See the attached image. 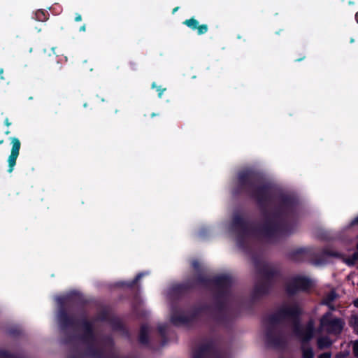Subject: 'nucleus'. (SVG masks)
I'll return each mask as SVG.
<instances>
[{
	"mask_svg": "<svg viewBox=\"0 0 358 358\" xmlns=\"http://www.w3.org/2000/svg\"><path fill=\"white\" fill-rule=\"evenodd\" d=\"M0 358H17L5 350H0Z\"/></svg>",
	"mask_w": 358,
	"mask_h": 358,
	"instance_id": "13",
	"label": "nucleus"
},
{
	"mask_svg": "<svg viewBox=\"0 0 358 358\" xmlns=\"http://www.w3.org/2000/svg\"><path fill=\"white\" fill-rule=\"evenodd\" d=\"M314 326L313 320H310L305 326L299 324L294 326V333L301 343L302 358H314L313 349L309 344L314 335Z\"/></svg>",
	"mask_w": 358,
	"mask_h": 358,
	"instance_id": "2",
	"label": "nucleus"
},
{
	"mask_svg": "<svg viewBox=\"0 0 358 358\" xmlns=\"http://www.w3.org/2000/svg\"><path fill=\"white\" fill-rule=\"evenodd\" d=\"M305 58V56L302 57H300V58H297L295 59V62H301L302 61L303 59Z\"/></svg>",
	"mask_w": 358,
	"mask_h": 358,
	"instance_id": "26",
	"label": "nucleus"
},
{
	"mask_svg": "<svg viewBox=\"0 0 358 358\" xmlns=\"http://www.w3.org/2000/svg\"><path fill=\"white\" fill-rule=\"evenodd\" d=\"M156 87H157V84H156V83H155V82H153V83H152V88H155Z\"/></svg>",
	"mask_w": 358,
	"mask_h": 358,
	"instance_id": "30",
	"label": "nucleus"
},
{
	"mask_svg": "<svg viewBox=\"0 0 358 358\" xmlns=\"http://www.w3.org/2000/svg\"><path fill=\"white\" fill-rule=\"evenodd\" d=\"M141 275H137V277L136 278V280H138L141 278Z\"/></svg>",
	"mask_w": 358,
	"mask_h": 358,
	"instance_id": "36",
	"label": "nucleus"
},
{
	"mask_svg": "<svg viewBox=\"0 0 358 358\" xmlns=\"http://www.w3.org/2000/svg\"><path fill=\"white\" fill-rule=\"evenodd\" d=\"M10 143L12 145V148L10 154L8 158V172L10 173H12L14 170V167L16 164V161L19 156L20 150L21 147V143L20 140L16 137L10 138Z\"/></svg>",
	"mask_w": 358,
	"mask_h": 358,
	"instance_id": "5",
	"label": "nucleus"
},
{
	"mask_svg": "<svg viewBox=\"0 0 358 358\" xmlns=\"http://www.w3.org/2000/svg\"><path fill=\"white\" fill-rule=\"evenodd\" d=\"M3 69H0V78H1V80H3V79H4V78H3Z\"/></svg>",
	"mask_w": 358,
	"mask_h": 358,
	"instance_id": "24",
	"label": "nucleus"
},
{
	"mask_svg": "<svg viewBox=\"0 0 358 358\" xmlns=\"http://www.w3.org/2000/svg\"><path fill=\"white\" fill-rule=\"evenodd\" d=\"M357 249H358V243H357Z\"/></svg>",
	"mask_w": 358,
	"mask_h": 358,
	"instance_id": "41",
	"label": "nucleus"
},
{
	"mask_svg": "<svg viewBox=\"0 0 358 358\" xmlns=\"http://www.w3.org/2000/svg\"><path fill=\"white\" fill-rule=\"evenodd\" d=\"M319 358H331V354L328 353V352H325V353L321 354L319 356Z\"/></svg>",
	"mask_w": 358,
	"mask_h": 358,
	"instance_id": "17",
	"label": "nucleus"
},
{
	"mask_svg": "<svg viewBox=\"0 0 358 358\" xmlns=\"http://www.w3.org/2000/svg\"><path fill=\"white\" fill-rule=\"evenodd\" d=\"M82 20V16L79 13H76V17H75V21L76 22H80Z\"/></svg>",
	"mask_w": 358,
	"mask_h": 358,
	"instance_id": "20",
	"label": "nucleus"
},
{
	"mask_svg": "<svg viewBox=\"0 0 358 358\" xmlns=\"http://www.w3.org/2000/svg\"><path fill=\"white\" fill-rule=\"evenodd\" d=\"M312 285V281L303 276L294 277L287 285V292L292 294L298 290H305Z\"/></svg>",
	"mask_w": 358,
	"mask_h": 358,
	"instance_id": "4",
	"label": "nucleus"
},
{
	"mask_svg": "<svg viewBox=\"0 0 358 358\" xmlns=\"http://www.w3.org/2000/svg\"><path fill=\"white\" fill-rule=\"evenodd\" d=\"M129 66L131 70H136V64L133 62H129Z\"/></svg>",
	"mask_w": 358,
	"mask_h": 358,
	"instance_id": "18",
	"label": "nucleus"
},
{
	"mask_svg": "<svg viewBox=\"0 0 358 358\" xmlns=\"http://www.w3.org/2000/svg\"><path fill=\"white\" fill-rule=\"evenodd\" d=\"M354 304L355 306L358 307V299H357L354 301Z\"/></svg>",
	"mask_w": 358,
	"mask_h": 358,
	"instance_id": "31",
	"label": "nucleus"
},
{
	"mask_svg": "<svg viewBox=\"0 0 358 358\" xmlns=\"http://www.w3.org/2000/svg\"><path fill=\"white\" fill-rule=\"evenodd\" d=\"M234 196L245 194L255 200L264 224H287L286 222L297 215L300 202L292 194L280 192L275 196V205L268 208L273 198L272 187L262 182L259 173L252 169H244L237 174L236 185L232 190Z\"/></svg>",
	"mask_w": 358,
	"mask_h": 358,
	"instance_id": "1",
	"label": "nucleus"
},
{
	"mask_svg": "<svg viewBox=\"0 0 358 358\" xmlns=\"http://www.w3.org/2000/svg\"><path fill=\"white\" fill-rule=\"evenodd\" d=\"M334 298H335L334 293H331V295H330V300H334Z\"/></svg>",
	"mask_w": 358,
	"mask_h": 358,
	"instance_id": "28",
	"label": "nucleus"
},
{
	"mask_svg": "<svg viewBox=\"0 0 358 358\" xmlns=\"http://www.w3.org/2000/svg\"><path fill=\"white\" fill-rule=\"evenodd\" d=\"M156 115L155 113V112H152L151 114H150V117H153Z\"/></svg>",
	"mask_w": 358,
	"mask_h": 358,
	"instance_id": "33",
	"label": "nucleus"
},
{
	"mask_svg": "<svg viewBox=\"0 0 358 358\" xmlns=\"http://www.w3.org/2000/svg\"><path fill=\"white\" fill-rule=\"evenodd\" d=\"M85 29H86V26H85V24H83V26L80 27V31H85Z\"/></svg>",
	"mask_w": 358,
	"mask_h": 358,
	"instance_id": "25",
	"label": "nucleus"
},
{
	"mask_svg": "<svg viewBox=\"0 0 358 358\" xmlns=\"http://www.w3.org/2000/svg\"><path fill=\"white\" fill-rule=\"evenodd\" d=\"M193 358H206V353L204 351H201L198 353H195L193 355Z\"/></svg>",
	"mask_w": 358,
	"mask_h": 358,
	"instance_id": "16",
	"label": "nucleus"
},
{
	"mask_svg": "<svg viewBox=\"0 0 358 358\" xmlns=\"http://www.w3.org/2000/svg\"><path fill=\"white\" fill-rule=\"evenodd\" d=\"M166 90V88H162V86H158V97L163 98L164 92Z\"/></svg>",
	"mask_w": 358,
	"mask_h": 358,
	"instance_id": "15",
	"label": "nucleus"
},
{
	"mask_svg": "<svg viewBox=\"0 0 358 358\" xmlns=\"http://www.w3.org/2000/svg\"><path fill=\"white\" fill-rule=\"evenodd\" d=\"M3 143V139L0 140V145H1Z\"/></svg>",
	"mask_w": 358,
	"mask_h": 358,
	"instance_id": "37",
	"label": "nucleus"
},
{
	"mask_svg": "<svg viewBox=\"0 0 358 358\" xmlns=\"http://www.w3.org/2000/svg\"><path fill=\"white\" fill-rule=\"evenodd\" d=\"M333 255H334V256H339L338 254H334Z\"/></svg>",
	"mask_w": 358,
	"mask_h": 358,
	"instance_id": "39",
	"label": "nucleus"
},
{
	"mask_svg": "<svg viewBox=\"0 0 358 358\" xmlns=\"http://www.w3.org/2000/svg\"><path fill=\"white\" fill-rule=\"evenodd\" d=\"M349 224H358V215L355 217Z\"/></svg>",
	"mask_w": 358,
	"mask_h": 358,
	"instance_id": "21",
	"label": "nucleus"
},
{
	"mask_svg": "<svg viewBox=\"0 0 358 358\" xmlns=\"http://www.w3.org/2000/svg\"><path fill=\"white\" fill-rule=\"evenodd\" d=\"M50 14L48 11L39 9L35 13V20L39 22H45L48 20Z\"/></svg>",
	"mask_w": 358,
	"mask_h": 358,
	"instance_id": "9",
	"label": "nucleus"
},
{
	"mask_svg": "<svg viewBox=\"0 0 358 358\" xmlns=\"http://www.w3.org/2000/svg\"><path fill=\"white\" fill-rule=\"evenodd\" d=\"M193 266L196 268L198 266L197 262H193Z\"/></svg>",
	"mask_w": 358,
	"mask_h": 358,
	"instance_id": "32",
	"label": "nucleus"
},
{
	"mask_svg": "<svg viewBox=\"0 0 358 358\" xmlns=\"http://www.w3.org/2000/svg\"><path fill=\"white\" fill-rule=\"evenodd\" d=\"M267 227L266 229L268 234V236H273V232L275 231H280L285 234V235L289 234L291 233L289 227L292 225H266Z\"/></svg>",
	"mask_w": 358,
	"mask_h": 358,
	"instance_id": "7",
	"label": "nucleus"
},
{
	"mask_svg": "<svg viewBox=\"0 0 358 358\" xmlns=\"http://www.w3.org/2000/svg\"><path fill=\"white\" fill-rule=\"evenodd\" d=\"M10 133V131H9V130H7V131H5V134H6V135H8Z\"/></svg>",
	"mask_w": 358,
	"mask_h": 358,
	"instance_id": "35",
	"label": "nucleus"
},
{
	"mask_svg": "<svg viewBox=\"0 0 358 358\" xmlns=\"http://www.w3.org/2000/svg\"><path fill=\"white\" fill-rule=\"evenodd\" d=\"M296 313V310H285V314L287 315H294Z\"/></svg>",
	"mask_w": 358,
	"mask_h": 358,
	"instance_id": "19",
	"label": "nucleus"
},
{
	"mask_svg": "<svg viewBox=\"0 0 358 358\" xmlns=\"http://www.w3.org/2000/svg\"><path fill=\"white\" fill-rule=\"evenodd\" d=\"M344 322L335 317L331 313H327L320 319L319 331L331 334H339L343 328Z\"/></svg>",
	"mask_w": 358,
	"mask_h": 358,
	"instance_id": "3",
	"label": "nucleus"
},
{
	"mask_svg": "<svg viewBox=\"0 0 358 358\" xmlns=\"http://www.w3.org/2000/svg\"><path fill=\"white\" fill-rule=\"evenodd\" d=\"M352 350L355 357L358 358V340L352 343Z\"/></svg>",
	"mask_w": 358,
	"mask_h": 358,
	"instance_id": "14",
	"label": "nucleus"
},
{
	"mask_svg": "<svg viewBox=\"0 0 358 358\" xmlns=\"http://www.w3.org/2000/svg\"><path fill=\"white\" fill-rule=\"evenodd\" d=\"M171 95H169L167 97L165 98V101L168 102L170 101Z\"/></svg>",
	"mask_w": 358,
	"mask_h": 358,
	"instance_id": "29",
	"label": "nucleus"
},
{
	"mask_svg": "<svg viewBox=\"0 0 358 358\" xmlns=\"http://www.w3.org/2000/svg\"><path fill=\"white\" fill-rule=\"evenodd\" d=\"M355 18H356V20H357V21L358 22V12L355 15Z\"/></svg>",
	"mask_w": 358,
	"mask_h": 358,
	"instance_id": "34",
	"label": "nucleus"
},
{
	"mask_svg": "<svg viewBox=\"0 0 358 358\" xmlns=\"http://www.w3.org/2000/svg\"><path fill=\"white\" fill-rule=\"evenodd\" d=\"M4 124L7 127H9L11 124V122L9 121L8 118H6L5 120H4Z\"/></svg>",
	"mask_w": 358,
	"mask_h": 358,
	"instance_id": "23",
	"label": "nucleus"
},
{
	"mask_svg": "<svg viewBox=\"0 0 358 358\" xmlns=\"http://www.w3.org/2000/svg\"><path fill=\"white\" fill-rule=\"evenodd\" d=\"M343 260L350 266L358 267V251L355 252L352 257L343 258Z\"/></svg>",
	"mask_w": 358,
	"mask_h": 358,
	"instance_id": "10",
	"label": "nucleus"
},
{
	"mask_svg": "<svg viewBox=\"0 0 358 358\" xmlns=\"http://www.w3.org/2000/svg\"><path fill=\"white\" fill-rule=\"evenodd\" d=\"M157 336H158V340L159 339V336H161L162 338H164V334H162L161 329H159V327H158V334H157Z\"/></svg>",
	"mask_w": 358,
	"mask_h": 358,
	"instance_id": "22",
	"label": "nucleus"
},
{
	"mask_svg": "<svg viewBox=\"0 0 358 358\" xmlns=\"http://www.w3.org/2000/svg\"><path fill=\"white\" fill-rule=\"evenodd\" d=\"M350 323L355 331L358 334V315L352 316L350 319Z\"/></svg>",
	"mask_w": 358,
	"mask_h": 358,
	"instance_id": "12",
	"label": "nucleus"
},
{
	"mask_svg": "<svg viewBox=\"0 0 358 358\" xmlns=\"http://www.w3.org/2000/svg\"><path fill=\"white\" fill-rule=\"evenodd\" d=\"M183 24L190 28L192 30H196L199 35L204 34L208 30L207 24H203L199 25V21L194 17L185 20Z\"/></svg>",
	"mask_w": 358,
	"mask_h": 358,
	"instance_id": "6",
	"label": "nucleus"
},
{
	"mask_svg": "<svg viewBox=\"0 0 358 358\" xmlns=\"http://www.w3.org/2000/svg\"><path fill=\"white\" fill-rule=\"evenodd\" d=\"M317 344L318 348L322 350L329 348L332 344V341L328 336H322L317 338Z\"/></svg>",
	"mask_w": 358,
	"mask_h": 358,
	"instance_id": "8",
	"label": "nucleus"
},
{
	"mask_svg": "<svg viewBox=\"0 0 358 358\" xmlns=\"http://www.w3.org/2000/svg\"><path fill=\"white\" fill-rule=\"evenodd\" d=\"M349 4L352 5V4H354V2H352V1H349Z\"/></svg>",
	"mask_w": 358,
	"mask_h": 358,
	"instance_id": "38",
	"label": "nucleus"
},
{
	"mask_svg": "<svg viewBox=\"0 0 358 358\" xmlns=\"http://www.w3.org/2000/svg\"><path fill=\"white\" fill-rule=\"evenodd\" d=\"M179 9V7L177 6L176 8H174L172 10V13L174 14Z\"/></svg>",
	"mask_w": 358,
	"mask_h": 358,
	"instance_id": "27",
	"label": "nucleus"
},
{
	"mask_svg": "<svg viewBox=\"0 0 358 358\" xmlns=\"http://www.w3.org/2000/svg\"><path fill=\"white\" fill-rule=\"evenodd\" d=\"M231 224H248L245 222L243 215L242 213L236 210L234 212L232 215V220Z\"/></svg>",
	"mask_w": 358,
	"mask_h": 358,
	"instance_id": "11",
	"label": "nucleus"
},
{
	"mask_svg": "<svg viewBox=\"0 0 358 358\" xmlns=\"http://www.w3.org/2000/svg\"><path fill=\"white\" fill-rule=\"evenodd\" d=\"M57 300L58 301H59L61 300V299H60V298H57Z\"/></svg>",
	"mask_w": 358,
	"mask_h": 358,
	"instance_id": "40",
	"label": "nucleus"
}]
</instances>
